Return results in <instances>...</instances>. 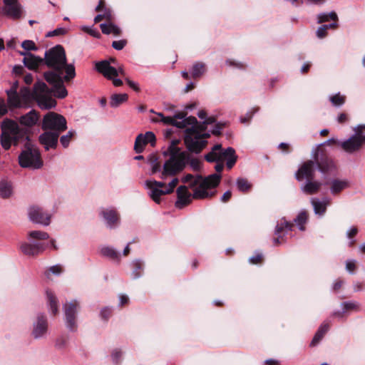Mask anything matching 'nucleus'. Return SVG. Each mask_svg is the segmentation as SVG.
<instances>
[{
  "instance_id": "obj_1",
  "label": "nucleus",
  "mask_w": 365,
  "mask_h": 365,
  "mask_svg": "<svg viewBox=\"0 0 365 365\" xmlns=\"http://www.w3.org/2000/svg\"><path fill=\"white\" fill-rule=\"evenodd\" d=\"M43 64L51 70L43 73V78L48 84H53L58 88L57 96L66 97L68 91L64 82H69L76 77L75 66L67 63L64 48L61 45H56L46 51Z\"/></svg>"
},
{
  "instance_id": "obj_2",
  "label": "nucleus",
  "mask_w": 365,
  "mask_h": 365,
  "mask_svg": "<svg viewBox=\"0 0 365 365\" xmlns=\"http://www.w3.org/2000/svg\"><path fill=\"white\" fill-rule=\"evenodd\" d=\"M40 115L35 110H31L21 115L19 123L9 119H4L1 124V145L5 150H9L11 145H17L24 141H30L31 129L39 120Z\"/></svg>"
},
{
  "instance_id": "obj_3",
  "label": "nucleus",
  "mask_w": 365,
  "mask_h": 365,
  "mask_svg": "<svg viewBox=\"0 0 365 365\" xmlns=\"http://www.w3.org/2000/svg\"><path fill=\"white\" fill-rule=\"evenodd\" d=\"M205 121L198 123L194 116L185 119L184 142L190 152L199 153L206 145V138L210 137L209 133H204L207 128Z\"/></svg>"
},
{
  "instance_id": "obj_4",
  "label": "nucleus",
  "mask_w": 365,
  "mask_h": 365,
  "mask_svg": "<svg viewBox=\"0 0 365 365\" xmlns=\"http://www.w3.org/2000/svg\"><path fill=\"white\" fill-rule=\"evenodd\" d=\"M221 176L219 174H212L206 178L200 175H193L187 174L182 178L183 183H187L193 190L192 197L195 199H205L212 197L215 192H209L208 189L217 187L220 182Z\"/></svg>"
},
{
  "instance_id": "obj_5",
  "label": "nucleus",
  "mask_w": 365,
  "mask_h": 365,
  "mask_svg": "<svg viewBox=\"0 0 365 365\" xmlns=\"http://www.w3.org/2000/svg\"><path fill=\"white\" fill-rule=\"evenodd\" d=\"M50 85L52 86L51 88H48L43 81H37L35 83L32 91L28 88H22V96L24 98H32L36 101L38 106L41 109L53 108L56 106V101L52 98V94H53L54 97L60 99L65 98L66 97L57 96L58 88H56L53 84Z\"/></svg>"
},
{
  "instance_id": "obj_6",
  "label": "nucleus",
  "mask_w": 365,
  "mask_h": 365,
  "mask_svg": "<svg viewBox=\"0 0 365 365\" xmlns=\"http://www.w3.org/2000/svg\"><path fill=\"white\" fill-rule=\"evenodd\" d=\"M163 154L168 155V158L163 164V170L160 175L163 180L175 176L182 171L189 160V153L181 151L179 148H175L174 145L169 146L168 150Z\"/></svg>"
},
{
  "instance_id": "obj_7",
  "label": "nucleus",
  "mask_w": 365,
  "mask_h": 365,
  "mask_svg": "<svg viewBox=\"0 0 365 365\" xmlns=\"http://www.w3.org/2000/svg\"><path fill=\"white\" fill-rule=\"evenodd\" d=\"M19 163L22 168L34 170L39 169L43 166L39 151L32 148L30 141H26V149L19 155Z\"/></svg>"
},
{
  "instance_id": "obj_8",
  "label": "nucleus",
  "mask_w": 365,
  "mask_h": 365,
  "mask_svg": "<svg viewBox=\"0 0 365 365\" xmlns=\"http://www.w3.org/2000/svg\"><path fill=\"white\" fill-rule=\"evenodd\" d=\"M41 128L60 134L67 129V121L64 116L55 112H48L42 120Z\"/></svg>"
},
{
  "instance_id": "obj_9",
  "label": "nucleus",
  "mask_w": 365,
  "mask_h": 365,
  "mask_svg": "<svg viewBox=\"0 0 365 365\" xmlns=\"http://www.w3.org/2000/svg\"><path fill=\"white\" fill-rule=\"evenodd\" d=\"M312 157L315 163L317 168L321 173L324 174H329L335 171L336 166L332 159L322 153L321 154L319 153L318 148H313L312 151Z\"/></svg>"
},
{
  "instance_id": "obj_10",
  "label": "nucleus",
  "mask_w": 365,
  "mask_h": 365,
  "mask_svg": "<svg viewBox=\"0 0 365 365\" xmlns=\"http://www.w3.org/2000/svg\"><path fill=\"white\" fill-rule=\"evenodd\" d=\"M354 130V135L348 140L340 143L343 150L349 153L358 150L361 145L365 143V135L362 133V125H358Z\"/></svg>"
},
{
  "instance_id": "obj_11",
  "label": "nucleus",
  "mask_w": 365,
  "mask_h": 365,
  "mask_svg": "<svg viewBox=\"0 0 365 365\" xmlns=\"http://www.w3.org/2000/svg\"><path fill=\"white\" fill-rule=\"evenodd\" d=\"M23 7L18 0H7L4 1L2 13L4 16L13 20H19L23 16Z\"/></svg>"
},
{
  "instance_id": "obj_12",
  "label": "nucleus",
  "mask_w": 365,
  "mask_h": 365,
  "mask_svg": "<svg viewBox=\"0 0 365 365\" xmlns=\"http://www.w3.org/2000/svg\"><path fill=\"white\" fill-rule=\"evenodd\" d=\"M78 307V302L76 300L63 304L66 327L71 331H75L77 328L76 315Z\"/></svg>"
},
{
  "instance_id": "obj_13",
  "label": "nucleus",
  "mask_w": 365,
  "mask_h": 365,
  "mask_svg": "<svg viewBox=\"0 0 365 365\" xmlns=\"http://www.w3.org/2000/svg\"><path fill=\"white\" fill-rule=\"evenodd\" d=\"M28 215L30 220L36 224L48 225L51 215L38 205H33L29 208Z\"/></svg>"
},
{
  "instance_id": "obj_14",
  "label": "nucleus",
  "mask_w": 365,
  "mask_h": 365,
  "mask_svg": "<svg viewBox=\"0 0 365 365\" xmlns=\"http://www.w3.org/2000/svg\"><path fill=\"white\" fill-rule=\"evenodd\" d=\"M317 167L314 160L304 162L295 173V178L298 181L304 180H314Z\"/></svg>"
},
{
  "instance_id": "obj_15",
  "label": "nucleus",
  "mask_w": 365,
  "mask_h": 365,
  "mask_svg": "<svg viewBox=\"0 0 365 365\" xmlns=\"http://www.w3.org/2000/svg\"><path fill=\"white\" fill-rule=\"evenodd\" d=\"M145 187L149 189V196L156 203L160 202V197L163 195H167L165 190L162 188L165 186L163 182L156 180H146L145 182Z\"/></svg>"
},
{
  "instance_id": "obj_16",
  "label": "nucleus",
  "mask_w": 365,
  "mask_h": 365,
  "mask_svg": "<svg viewBox=\"0 0 365 365\" xmlns=\"http://www.w3.org/2000/svg\"><path fill=\"white\" fill-rule=\"evenodd\" d=\"M48 331V322L46 317L38 313L36 319L33 323V329L31 335L36 339L43 338L46 336Z\"/></svg>"
},
{
  "instance_id": "obj_17",
  "label": "nucleus",
  "mask_w": 365,
  "mask_h": 365,
  "mask_svg": "<svg viewBox=\"0 0 365 365\" xmlns=\"http://www.w3.org/2000/svg\"><path fill=\"white\" fill-rule=\"evenodd\" d=\"M157 115L158 118L153 119L154 122H162L165 125H172L180 128H185V114L184 113H178L173 118L164 116L161 113H158Z\"/></svg>"
},
{
  "instance_id": "obj_18",
  "label": "nucleus",
  "mask_w": 365,
  "mask_h": 365,
  "mask_svg": "<svg viewBox=\"0 0 365 365\" xmlns=\"http://www.w3.org/2000/svg\"><path fill=\"white\" fill-rule=\"evenodd\" d=\"M60 134L51 131L45 130L38 137L39 143L43 146L46 150L56 149Z\"/></svg>"
},
{
  "instance_id": "obj_19",
  "label": "nucleus",
  "mask_w": 365,
  "mask_h": 365,
  "mask_svg": "<svg viewBox=\"0 0 365 365\" xmlns=\"http://www.w3.org/2000/svg\"><path fill=\"white\" fill-rule=\"evenodd\" d=\"M47 245L43 242H23L20 245L22 253L28 256H36L41 254Z\"/></svg>"
},
{
  "instance_id": "obj_20",
  "label": "nucleus",
  "mask_w": 365,
  "mask_h": 365,
  "mask_svg": "<svg viewBox=\"0 0 365 365\" xmlns=\"http://www.w3.org/2000/svg\"><path fill=\"white\" fill-rule=\"evenodd\" d=\"M95 68L107 79H113V77L118 76V70L110 64L109 61L104 60L96 62Z\"/></svg>"
},
{
  "instance_id": "obj_21",
  "label": "nucleus",
  "mask_w": 365,
  "mask_h": 365,
  "mask_svg": "<svg viewBox=\"0 0 365 365\" xmlns=\"http://www.w3.org/2000/svg\"><path fill=\"white\" fill-rule=\"evenodd\" d=\"M178 199L175 205L178 209H182L185 206L190 204L192 200V195L185 185H180L177 189Z\"/></svg>"
},
{
  "instance_id": "obj_22",
  "label": "nucleus",
  "mask_w": 365,
  "mask_h": 365,
  "mask_svg": "<svg viewBox=\"0 0 365 365\" xmlns=\"http://www.w3.org/2000/svg\"><path fill=\"white\" fill-rule=\"evenodd\" d=\"M24 66L29 70L37 71L43 64V58L35 56L33 53L26 55L23 59Z\"/></svg>"
},
{
  "instance_id": "obj_23",
  "label": "nucleus",
  "mask_w": 365,
  "mask_h": 365,
  "mask_svg": "<svg viewBox=\"0 0 365 365\" xmlns=\"http://www.w3.org/2000/svg\"><path fill=\"white\" fill-rule=\"evenodd\" d=\"M311 203L314 208V212L316 215L322 216L327 210V207L330 205V200L327 197L320 200L318 198H312Z\"/></svg>"
},
{
  "instance_id": "obj_24",
  "label": "nucleus",
  "mask_w": 365,
  "mask_h": 365,
  "mask_svg": "<svg viewBox=\"0 0 365 365\" xmlns=\"http://www.w3.org/2000/svg\"><path fill=\"white\" fill-rule=\"evenodd\" d=\"M322 183L314 180H307L303 183L300 189L307 195H313L317 193L322 187Z\"/></svg>"
},
{
  "instance_id": "obj_25",
  "label": "nucleus",
  "mask_w": 365,
  "mask_h": 365,
  "mask_svg": "<svg viewBox=\"0 0 365 365\" xmlns=\"http://www.w3.org/2000/svg\"><path fill=\"white\" fill-rule=\"evenodd\" d=\"M293 227H294L293 223L286 221V220H283L281 222L280 224H278L276 226V229H275V235H278V237L274 238V240H273V243L274 244V245H278L280 243L279 238L282 237V236H281L282 232H285V233L287 234V232L289 231L292 230Z\"/></svg>"
},
{
  "instance_id": "obj_26",
  "label": "nucleus",
  "mask_w": 365,
  "mask_h": 365,
  "mask_svg": "<svg viewBox=\"0 0 365 365\" xmlns=\"http://www.w3.org/2000/svg\"><path fill=\"white\" fill-rule=\"evenodd\" d=\"M222 152V145L220 144H216L212 147L211 151L205 155V159L207 162L223 161Z\"/></svg>"
},
{
  "instance_id": "obj_27",
  "label": "nucleus",
  "mask_w": 365,
  "mask_h": 365,
  "mask_svg": "<svg viewBox=\"0 0 365 365\" xmlns=\"http://www.w3.org/2000/svg\"><path fill=\"white\" fill-rule=\"evenodd\" d=\"M349 187L347 180L334 179L330 182V191L332 195H336Z\"/></svg>"
},
{
  "instance_id": "obj_28",
  "label": "nucleus",
  "mask_w": 365,
  "mask_h": 365,
  "mask_svg": "<svg viewBox=\"0 0 365 365\" xmlns=\"http://www.w3.org/2000/svg\"><path fill=\"white\" fill-rule=\"evenodd\" d=\"M8 96V105L9 108H19L21 107V102L17 91H16V88H11L10 90L6 91Z\"/></svg>"
},
{
  "instance_id": "obj_29",
  "label": "nucleus",
  "mask_w": 365,
  "mask_h": 365,
  "mask_svg": "<svg viewBox=\"0 0 365 365\" xmlns=\"http://www.w3.org/2000/svg\"><path fill=\"white\" fill-rule=\"evenodd\" d=\"M223 160L226 159V165L228 169H231L235 164L237 156L235 154V150L234 148L231 147H228L225 150H223Z\"/></svg>"
},
{
  "instance_id": "obj_30",
  "label": "nucleus",
  "mask_w": 365,
  "mask_h": 365,
  "mask_svg": "<svg viewBox=\"0 0 365 365\" xmlns=\"http://www.w3.org/2000/svg\"><path fill=\"white\" fill-rule=\"evenodd\" d=\"M101 215L110 227H113L118 220V214L114 210H103Z\"/></svg>"
},
{
  "instance_id": "obj_31",
  "label": "nucleus",
  "mask_w": 365,
  "mask_h": 365,
  "mask_svg": "<svg viewBox=\"0 0 365 365\" xmlns=\"http://www.w3.org/2000/svg\"><path fill=\"white\" fill-rule=\"evenodd\" d=\"M148 163L151 168V174H156L158 173L161 175L163 170V165L159 161L158 158L155 155H150L148 157Z\"/></svg>"
},
{
  "instance_id": "obj_32",
  "label": "nucleus",
  "mask_w": 365,
  "mask_h": 365,
  "mask_svg": "<svg viewBox=\"0 0 365 365\" xmlns=\"http://www.w3.org/2000/svg\"><path fill=\"white\" fill-rule=\"evenodd\" d=\"M329 329V324L327 322H324L319 327L317 331L316 332L314 338L312 339L310 345L315 346L317 345L321 339L323 338L324 335L327 332Z\"/></svg>"
},
{
  "instance_id": "obj_33",
  "label": "nucleus",
  "mask_w": 365,
  "mask_h": 365,
  "mask_svg": "<svg viewBox=\"0 0 365 365\" xmlns=\"http://www.w3.org/2000/svg\"><path fill=\"white\" fill-rule=\"evenodd\" d=\"M128 99L126 93H115L110 98V106L112 108H118L121 104L125 103Z\"/></svg>"
},
{
  "instance_id": "obj_34",
  "label": "nucleus",
  "mask_w": 365,
  "mask_h": 365,
  "mask_svg": "<svg viewBox=\"0 0 365 365\" xmlns=\"http://www.w3.org/2000/svg\"><path fill=\"white\" fill-rule=\"evenodd\" d=\"M46 296L51 313L53 315H56L58 313V303L56 297L51 291L46 292Z\"/></svg>"
},
{
  "instance_id": "obj_35",
  "label": "nucleus",
  "mask_w": 365,
  "mask_h": 365,
  "mask_svg": "<svg viewBox=\"0 0 365 365\" xmlns=\"http://www.w3.org/2000/svg\"><path fill=\"white\" fill-rule=\"evenodd\" d=\"M101 254L103 256H104L106 257H108L112 260H114V261L119 260L120 254L118 252H117V251L111 247H108V246L103 247L101 249Z\"/></svg>"
},
{
  "instance_id": "obj_36",
  "label": "nucleus",
  "mask_w": 365,
  "mask_h": 365,
  "mask_svg": "<svg viewBox=\"0 0 365 365\" xmlns=\"http://www.w3.org/2000/svg\"><path fill=\"white\" fill-rule=\"evenodd\" d=\"M206 72V66L204 63L196 62L193 64L191 70L192 76L194 78L201 77Z\"/></svg>"
},
{
  "instance_id": "obj_37",
  "label": "nucleus",
  "mask_w": 365,
  "mask_h": 365,
  "mask_svg": "<svg viewBox=\"0 0 365 365\" xmlns=\"http://www.w3.org/2000/svg\"><path fill=\"white\" fill-rule=\"evenodd\" d=\"M101 29L104 34H113L115 36L120 34V29L116 25L113 24H101L100 25Z\"/></svg>"
},
{
  "instance_id": "obj_38",
  "label": "nucleus",
  "mask_w": 365,
  "mask_h": 365,
  "mask_svg": "<svg viewBox=\"0 0 365 365\" xmlns=\"http://www.w3.org/2000/svg\"><path fill=\"white\" fill-rule=\"evenodd\" d=\"M12 193L11 184L6 180L0 182V197L2 198H8Z\"/></svg>"
},
{
  "instance_id": "obj_39",
  "label": "nucleus",
  "mask_w": 365,
  "mask_h": 365,
  "mask_svg": "<svg viewBox=\"0 0 365 365\" xmlns=\"http://www.w3.org/2000/svg\"><path fill=\"white\" fill-rule=\"evenodd\" d=\"M308 219V215L306 211H301L296 218L294 220L297 226L301 231H304L305 230L304 225L306 224Z\"/></svg>"
},
{
  "instance_id": "obj_40",
  "label": "nucleus",
  "mask_w": 365,
  "mask_h": 365,
  "mask_svg": "<svg viewBox=\"0 0 365 365\" xmlns=\"http://www.w3.org/2000/svg\"><path fill=\"white\" fill-rule=\"evenodd\" d=\"M329 19L333 21H337L338 17L334 11H331L329 13H321L317 16V23L322 24L324 22L328 21Z\"/></svg>"
},
{
  "instance_id": "obj_41",
  "label": "nucleus",
  "mask_w": 365,
  "mask_h": 365,
  "mask_svg": "<svg viewBox=\"0 0 365 365\" xmlns=\"http://www.w3.org/2000/svg\"><path fill=\"white\" fill-rule=\"evenodd\" d=\"M236 185L239 191L246 192L251 188L252 185L249 181L242 178H239L236 180Z\"/></svg>"
},
{
  "instance_id": "obj_42",
  "label": "nucleus",
  "mask_w": 365,
  "mask_h": 365,
  "mask_svg": "<svg viewBox=\"0 0 365 365\" xmlns=\"http://www.w3.org/2000/svg\"><path fill=\"white\" fill-rule=\"evenodd\" d=\"M101 12H102V13L100 14H98L94 18L95 23L100 22L103 19H106L109 21L113 19L112 12L110 9H104V11H101Z\"/></svg>"
},
{
  "instance_id": "obj_43",
  "label": "nucleus",
  "mask_w": 365,
  "mask_h": 365,
  "mask_svg": "<svg viewBox=\"0 0 365 365\" xmlns=\"http://www.w3.org/2000/svg\"><path fill=\"white\" fill-rule=\"evenodd\" d=\"M143 138V134H139L135 138L134 150L137 153H142L144 150L145 145H146Z\"/></svg>"
},
{
  "instance_id": "obj_44",
  "label": "nucleus",
  "mask_w": 365,
  "mask_h": 365,
  "mask_svg": "<svg viewBox=\"0 0 365 365\" xmlns=\"http://www.w3.org/2000/svg\"><path fill=\"white\" fill-rule=\"evenodd\" d=\"M75 134V130H71L66 135H63L60 138V143L63 148H67L69 145L70 141L73 138Z\"/></svg>"
},
{
  "instance_id": "obj_45",
  "label": "nucleus",
  "mask_w": 365,
  "mask_h": 365,
  "mask_svg": "<svg viewBox=\"0 0 365 365\" xmlns=\"http://www.w3.org/2000/svg\"><path fill=\"white\" fill-rule=\"evenodd\" d=\"M29 236L35 240H47L49 238V235L47 232L39 230L29 232Z\"/></svg>"
},
{
  "instance_id": "obj_46",
  "label": "nucleus",
  "mask_w": 365,
  "mask_h": 365,
  "mask_svg": "<svg viewBox=\"0 0 365 365\" xmlns=\"http://www.w3.org/2000/svg\"><path fill=\"white\" fill-rule=\"evenodd\" d=\"M133 278L136 279V278H138L140 277V273L139 272V270L142 269L143 268V264L141 262L140 260H135L133 262Z\"/></svg>"
},
{
  "instance_id": "obj_47",
  "label": "nucleus",
  "mask_w": 365,
  "mask_h": 365,
  "mask_svg": "<svg viewBox=\"0 0 365 365\" xmlns=\"http://www.w3.org/2000/svg\"><path fill=\"white\" fill-rule=\"evenodd\" d=\"M143 138L145 140V144L150 143L152 146L155 144L156 138L155 134L151 131H148L145 134H143Z\"/></svg>"
},
{
  "instance_id": "obj_48",
  "label": "nucleus",
  "mask_w": 365,
  "mask_h": 365,
  "mask_svg": "<svg viewBox=\"0 0 365 365\" xmlns=\"http://www.w3.org/2000/svg\"><path fill=\"white\" fill-rule=\"evenodd\" d=\"M82 30L96 38H99L101 37V34L96 29L85 26L82 27Z\"/></svg>"
},
{
  "instance_id": "obj_49",
  "label": "nucleus",
  "mask_w": 365,
  "mask_h": 365,
  "mask_svg": "<svg viewBox=\"0 0 365 365\" xmlns=\"http://www.w3.org/2000/svg\"><path fill=\"white\" fill-rule=\"evenodd\" d=\"M330 101L333 103V105L336 106H340L344 103V97L340 96L339 94H336L335 96L330 97Z\"/></svg>"
},
{
  "instance_id": "obj_50",
  "label": "nucleus",
  "mask_w": 365,
  "mask_h": 365,
  "mask_svg": "<svg viewBox=\"0 0 365 365\" xmlns=\"http://www.w3.org/2000/svg\"><path fill=\"white\" fill-rule=\"evenodd\" d=\"M21 46L26 51H36L37 47L34 42L30 40H25L22 42Z\"/></svg>"
},
{
  "instance_id": "obj_51",
  "label": "nucleus",
  "mask_w": 365,
  "mask_h": 365,
  "mask_svg": "<svg viewBox=\"0 0 365 365\" xmlns=\"http://www.w3.org/2000/svg\"><path fill=\"white\" fill-rule=\"evenodd\" d=\"M343 312L348 310L356 309L358 304L355 302H345L341 304Z\"/></svg>"
},
{
  "instance_id": "obj_52",
  "label": "nucleus",
  "mask_w": 365,
  "mask_h": 365,
  "mask_svg": "<svg viewBox=\"0 0 365 365\" xmlns=\"http://www.w3.org/2000/svg\"><path fill=\"white\" fill-rule=\"evenodd\" d=\"M66 33V29L64 28H57L56 29L48 32L47 37H53L56 36H62Z\"/></svg>"
},
{
  "instance_id": "obj_53",
  "label": "nucleus",
  "mask_w": 365,
  "mask_h": 365,
  "mask_svg": "<svg viewBox=\"0 0 365 365\" xmlns=\"http://www.w3.org/2000/svg\"><path fill=\"white\" fill-rule=\"evenodd\" d=\"M192 168V169L195 171H197L200 168V161L197 158H190L189 155L188 163Z\"/></svg>"
},
{
  "instance_id": "obj_54",
  "label": "nucleus",
  "mask_w": 365,
  "mask_h": 365,
  "mask_svg": "<svg viewBox=\"0 0 365 365\" xmlns=\"http://www.w3.org/2000/svg\"><path fill=\"white\" fill-rule=\"evenodd\" d=\"M127 41L126 40H119V41H114L112 43V47L115 48V50L120 51L122 50L126 45Z\"/></svg>"
},
{
  "instance_id": "obj_55",
  "label": "nucleus",
  "mask_w": 365,
  "mask_h": 365,
  "mask_svg": "<svg viewBox=\"0 0 365 365\" xmlns=\"http://www.w3.org/2000/svg\"><path fill=\"white\" fill-rule=\"evenodd\" d=\"M179 180L178 178H173L168 184V188L165 189V192L170 194L173 192L174 188L178 185Z\"/></svg>"
},
{
  "instance_id": "obj_56",
  "label": "nucleus",
  "mask_w": 365,
  "mask_h": 365,
  "mask_svg": "<svg viewBox=\"0 0 365 365\" xmlns=\"http://www.w3.org/2000/svg\"><path fill=\"white\" fill-rule=\"evenodd\" d=\"M355 260H347L346 262V269L349 273H353L356 269Z\"/></svg>"
},
{
  "instance_id": "obj_57",
  "label": "nucleus",
  "mask_w": 365,
  "mask_h": 365,
  "mask_svg": "<svg viewBox=\"0 0 365 365\" xmlns=\"http://www.w3.org/2000/svg\"><path fill=\"white\" fill-rule=\"evenodd\" d=\"M125 81H126V83H128V85L132 88L136 92H139L140 91V87H139V85L138 84V83L135 82V81H131L130 79H129L128 78H125Z\"/></svg>"
},
{
  "instance_id": "obj_58",
  "label": "nucleus",
  "mask_w": 365,
  "mask_h": 365,
  "mask_svg": "<svg viewBox=\"0 0 365 365\" xmlns=\"http://www.w3.org/2000/svg\"><path fill=\"white\" fill-rule=\"evenodd\" d=\"M327 30L326 29V26H324V25L319 26L316 32L317 36L319 38L325 37L327 35Z\"/></svg>"
},
{
  "instance_id": "obj_59",
  "label": "nucleus",
  "mask_w": 365,
  "mask_h": 365,
  "mask_svg": "<svg viewBox=\"0 0 365 365\" xmlns=\"http://www.w3.org/2000/svg\"><path fill=\"white\" fill-rule=\"evenodd\" d=\"M8 111L7 106L3 98H0V118L5 115Z\"/></svg>"
},
{
  "instance_id": "obj_60",
  "label": "nucleus",
  "mask_w": 365,
  "mask_h": 365,
  "mask_svg": "<svg viewBox=\"0 0 365 365\" xmlns=\"http://www.w3.org/2000/svg\"><path fill=\"white\" fill-rule=\"evenodd\" d=\"M49 272L53 273V274L58 275L62 272V267L58 265H54L49 268Z\"/></svg>"
},
{
  "instance_id": "obj_61",
  "label": "nucleus",
  "mask_w": 365,
  "mask_h": 365,
  "mask_svg": "<svg viewBox=\"0 0 365 365\" xmlns=\"http://www.w3.org/2000/svg\"><path fill=\"white\" fill-rule=\"evenodd\" d=\"M262 254H256V255H253L252 257H251L250 258L249 261L252 264H257V263L260 262V261L262 260Z\"/></svg>"
},
{
  "instance_id": "obj_62",
  "label": "nucleus",
  "mask_w": 365,
  "mask_h": 365,
  "mask_svg": "<svg viewBox=\"0 0 365 365\" xmlns=\"http://www.w3.org/2000/svg\"><path fill=\"white\" fill-rule=\"evenodd\" d=\"M111 313L110 309L106 307L101 312V316L104 319H108Z\"/></svg>"
},
{
  "instance_id": "obj_63",
  "label": "nucleus",
  "mask_w": 365,
  "mask_h": 365,
  "mask_svg": "<svg viewBox=\"0 0 365 365\" xmlns=\"http://www.w3.org/2000/svg\"><path fill=\"white\" fill-rule=\"evenodd\" d=\"M357 233H358V229L355 227H353L349 230L347 231L346 236L348 238L351 239L354 236H356Z\"/></svg>"
},
{
  "instance_id": "obj_64",
  "label": "nucleus",
  "mask_w": 365,
  "mask_h": 365,
  "mask_svg": "<svg viewBox=\"0 0 365 365\" xmlns=\"http://www.w3.org/2000/svg\"><path fill=\"white\" fill-rule=\"evenodd\" d=\"M121 355H122V354H121L120 351L115 350L112 353V359H113V362L118 363L120 358L121 357Z\"/></svg>"
}]
</instances>
